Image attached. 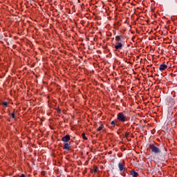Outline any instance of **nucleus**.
<instances>
[{"label": "nucleus", "mask_w": 177, "mask_h": 177, "mask_svg": "<svg viewBox=\"0 0 177 177\" xmlns=\"http://www.w3.org/2000/svg\"><path fill=\"white\" fill-rule=\"evenodd\" d=\"M124 45H125V41H121L120 42H116L115 44V49L117 50H120L124 48Z\"/></svg>", "instance_id": "7ed1b4c3"}, {"label": "nucleus", "mask_w": 177, "mask_h": 177, "mask_svg": "<svg viewBox=\"0 0 177 177\" xmlns=\"http://www.w3.org/2000/svg\"><path fill=\"white\" fill-rule=\"evenodd\" d=\"M70 139H71V138L70 137V135L67 134L62 138V142L67 143V142H68Z\"/></svg>", "instance_id": "20e7f679"}, {"label": "nucleus", "mask_w": 177, "mask_h": 177, "mask_svg": "<svg viewBox=\"0 0 177 177\" xmlns=\"http://www.w3.org/2000/svg\"><path fill=\"white\" fill-rule=\"evenodd\" d=\"M103 128H104V126L103 124H100V126L97 129V131H100Z\"/></svg>", "instance_id": "9d476101"}, {"label": "nucleus", "mask_w": 177, "mask_h": 177, "mask_svg": "<svg viewBox=\"0 0 177 177\" xmlns=\"http://www.w3.org/2000/svg\"><path fill=\"white\" fill-rule=\"evenodd\" d=\"M158 159H159L160 161H165V158L163 157V156H160V157L158 158Z\"/></svg>", "instance_id": "f8f14e48"}, {"label": "nucleus", "mask_w": 177, "mask_h": 177, "mask_svg": "<svg viewBox=\"0 0 177 177\" xmlns=\"http://www.w3.org/2000/svg\"><path fill=\"white\" fill-rule=\"evenodd\" d=\"M124 136L125 138H128V136H129V133H126Z\"/></svg>", "instance_id": "dca6fc26"}, {"label": "nucleus", "mask_w": 177, "mask_h": 177, "mask_svg": "<svg viewBox=\"0 0 177 177\" xmlns=\"http://www.w3.org/2000/svg\"><path fill=\"white\" fill-rule=\"evenodd\" d=\"M149 147L152 154H155V156H160V154H161V149L156 146L154 144L150 145Z\"/></svg>", "instance_id": "f257e3e1"}, {"label": "nucleus", "mask_w": 177, "mask_h": 177, "mask_svg": "<svg viewBox=\"0 0 177 177\" xmlns=\"http://www.w3.org/2000/svg\"><path fill=\"white\" fill-rule=\"evenodd\" d=\"M111 125H113V127H115V121H112L111 122Z\"/></svg>", "instance_id": "ddd939ff"}, {"label": "nucleus", "mask_w": 177, "mask_h": 177, "mask_svg": "<svg viewBox=\"0 0 177 177\" xmlns=\"http://www.w3.org/2000/svg\"><path fill=\"white\" fill-rule=\"evenodd\" d=\"M64 150H70V145L68 143H65L63 147Z\"/></svg>", "instance_id": "6e6552de"}, {"label": "nucleus", "mask_w": 177, "mask_h": 177, "mask_svg": "<svg viewBox=\"0 0 177 177\" xmlns=\"http://www.w3.org/2000/svg\"><path fill=\"white\" fill-rule=\"evenodd\" d=\"M57 112L59 113V114L62 113V110L60 109H58Z\"/></svg>", "instance_id": "f3484780"}, {"label": "nucleus", "mask_w": 177, "mask_h": 177, "mask_svg": "<svg viewBox=\"0 0 177 177\" xmlns=\"http://www.w3.org/2000/svg\"><path fill=\"white\" fill-rule=\"evenodd\" d=\"M167 68H168V66H167V64H165V63L160 64L159 66V70L160 71H164V70H167Z\"/></svg>", "instance_id": "39448f33"}, {"label": "nucleus", "mask_w": 177, "mask_h": 177, "mask_svg": "<svg viewBox=\"0 0 177 177\" xmlns=\"http://www.w3.org/2000/svg\"><path fill=\"white\" fill-rule=\"evenodd\" d=\"M94 172H95V173L97 172V169H95Z\"/></svg>", "instance_id": "a211bd4d"}, {"label": "nucleus", "mask_w": 177, "mask_h": 177, "mask_svg": "<svg viewBox=\"0 0 177 177\" xmlns=\"http://www.w3.org/2000/svg\"><path fill=\"white\" fill-rule=\"evenodd\" d=\"M117 120L120 122H125L127 121V116L122 112H120L117 115Z\"/></svg>", "instance_id": "f03ea898"}, {"label": "nucleus", "mask_w": 177, "mask_h": 177, "mask_svg": "<svg viewBox=\"0 0 177 177\" xmlns=\"http://www.w3.org/2000/svg\"><path fill=\"white\" fill-rule=\"evenodd\" d=\"M122 38V36H119V35H117L115 37V41L116 42H121V41H122L121 39Z\"/></svg>", "instance_id": "1a4fd4ad"}, {"label": "nucleus", "mask_w": 177, "mask_h": 177, "mask_svg": "<svg viewBox=\"0 0 177 177\" xmlns=\"http://www.w3.org/2000/svg\"><path fill=\"white\" fill-rule=\"evenodd\" d=\"M10 115L12 117V118H15V113L10 114Z\"/></svg>", "instance_id": "2eb2a0df"}, {"label": "nucleus", "mask_w": 177, "mask_h": 177, "mask_svg": "<svg viewBox=\"0 0 177 177\" xmlns=\"http://www.w3.org/2000/svg\"><path fill=\"white\" fill-rule=\"evenodd\" d=\"M82 138L84 140H88V138H86V136H85V133H83L82 134Z\"/></svg>", "instance_id": "9b49d317"}, {"label": "nucleus", "mask_w": 177, "mask_h": 177, "mask_svg": "<svg viewBox=\"0 0 177 177\" xmlns=\"http://www.w3.org/2000/svg\"><path fill=\"white\" fill-rule=\"evenodd\" d=\"M131 175L133 177H138V176H139V173H138V172H136V171H135L133 170H131Z\"/></svg>", "instance_id": "0eeeda50"}, {"label": "nucleus", "mask_w": 177, "mask_h": 177, "mask_svg": "<svg viewBox=\"0 0 177 177\" xmlns=\"http://www.w3.org/2000/svg\"><path fill=\"white\" fill-rule=\"evenodd\" d=\"M118 168L120 172H122V171H125V167H124V165L122 163L118 164Z\"/></svg>", "instance_id": "423d86ee"}, {"label": "nucleus", "mask_w": 177, "mask_h": 177, "mask_svg": "<svg viewBox=\"0 0 177 177\" xmlns=\"http://www.w3.org/2000/svg\"><path fill=\"white\" fill-rule=\"evenodd\" d=\"M2 104L3 106H8V103L6 102H3Z\"/></svg>", "instance_id": "4468645a"}]
</instances>
